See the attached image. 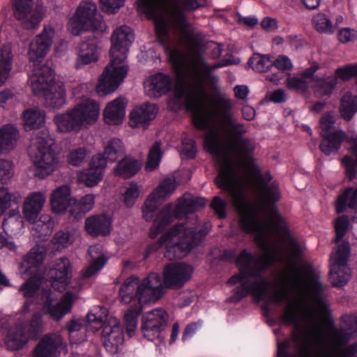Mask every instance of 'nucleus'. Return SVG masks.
Listing matches in <instances>:
<instances>
[{
	"instance_id": "c756f323",
	"label": "nucleus",
	"mask_w": 357,
	"mask_h": 357,
	"mask_svg": "<svg viewBox=\"0 0 357 357\" xmlns=\"http://www.w3.org/2000/svg\"><path fill=\"white\" fill-rule=\"evenodd\" d=\"M206 204V199L202 197H194L190 193H185L177 199L175 208V216L181 218L183 216L195 213Z\"/></svg>"
},
{
	"instance_id": "9b49d317",
	"label": "nucleus",
	"mask_w": 357,
	"mask_h": 357,
	"mask_svg": "<svg viewBox=\"0 0 357 357\" xmlns=\"http://www.w3.org/2000/svg\"><path fill=\"white\" fill-rule=\"evenodd\" d=\"M70 27L72 33L78 36L84 31L103 32L107 26L102 17L97 13L96 3L89 1L80 3L70 20Z\"/></svg>"
},
{
	"instance_id": "39448f33",
	"label": "nucleus",
	"mask_w": 357,
	"mask_h": 357,
	"mask_svg": "<svg viewBox=\"0 0 357 357\" xmlns=\"http://www.w3.org/2000/svg\"><path fill=\"white\" fill-rule=\"evenodd\" d=\"M289 273L284 279L297 293L309 298L323 315L330 312L326 287L310 268L298 267L295 263L289 265Z\"/></svg>"
},
{
	"instance_id": "79ce46f5",
	"label": "nucleus",
	"mask_w": 357,
	"mask_h": 357,
	"mask_svg": "<svg viewBox=\"0 0 357 357\" xmlns=\"http://www.w3.org/2000/svg\"><path fill=\"white\" fill-rule=\"evenodd\" d=\"M102 155L107 162H114L125 156V146L120 139L113 138L108 141L105 146L104 152L98 153Z\"/></svg>"
},
{
	"instance_id": "1a4fd4ad",
	"label": "nucleus",
	"mask_w": 357,
	"mask_h": 357,
	"mask_svg": "<svg viewBox=\"0 0 357 357\" xmlns=\"http://www.w3.org/2000/svg\"><path fill=\"white\" fill-rule=\"evenodd\" d=\"M100 114L99 104L86 99L72 109L54 116L53 121L61 133L78 132L87 124L95 122Z\"/></svg>"
},
{
	"instance_id": "423d86ee",
	"label": "nucleus",
	"mask_w": 357,
	"mask_h": 357,
	"mask_svg": "<svg viewBox=\"0 0 357 357\" xmlns=\"http://www.w3.org/2000/svg\"><path fill=\"white\" fill-rule=\"evenodd\" d=\"M320 135L322 137L319 149L326 155L337 153L344 141L352 142L351 151L356 159L346 155L342 159L345 167L346 175L349 181H352L357 176V139L347 136L345 132L336 130L334 128V116L330 113L322 114L320 121Z\"/></svg>"
},
{
	"instance_id": "c9c22d12",
	"label": "nucleus",
	"mask_w": 357,
	"mask_h": 357,
	"mask_svg": "<svg viewBox=\"0 0 357 357\" xmlns=\"http://www.w3.org/2000/svg\"><path fill=\"white\" fill-rule=\"evenodd\" d=\"M45 202V197L40 192H33L24 203L23 214L30 222H35Z\"/></svg>"
},
{
	"instance_id": "b1692460",
	"label": "nucleus",
	"mask_w": 357,
	"mask_h": 357,
	"mask_svg": "<svg viewBox=\"0 0 357 357\" xmlns=\"http://www.w3.org/2000/svg\"><path fill=\"white\" fill-rule=\"evenodd\" d=\"M36 166V176L44 178L52 174L59 165V158L52 148L29 154Z\"/></svg>"
},
{
	"instance_id": "5fc2aeb1",
	"label": "nucleus",
	"mask_w": 357,
	"mask_h": 357,
	"mask_svg": "<svg viewBox=\"0 0 357 357\" xmlns=\"http://www.w3.org/2000/svg\"><path fill=\"white\" fill-rule=\"evenodd\" d=\"M273 57L268 54H254L248 64L258 73H265L273 66Z\"/></svg>"
},
{
	"instance_id": "412c9836",
	"label": "nucleus",
	"mask_w": 357,
	"mask_h": 357,
	"mask_svg": "<svg viewBox=\"0 0 357 357\" xmlns=\"http://www.w3.org/2000/svg\"><path fill=\"white\" fill-rule=\"evenodd\" d=\"M54 29L45 26L43 31L29 44L27 56L30 62L40 63L45 57L52 44Z\"/></svg>"
},
{
	"instance_id": "37998d69",
	"label": "nucleus",
	"mask_w": 357,
	"mask_h": 357,
	"mask_svg": "<svg viewBox=\"0 0 357 357\" xmlns=\"http://www.w3.org/2000/svg\"><path fill=\"white\" fill-rule=\"evenodd\" d=\"M0 86L7 80L12 69L13 58L11 46L4 44L0 49Z\"/></svg>"
},
{
	"instance_id": "bb28decb",
	"label": "nucleus",
	"mask_w": 357,
	"mask_h": 357,
	"mask_svg": "<svg viewBox=\"0 0 357 357\" xmlns=\"http://www.w3.org/2000/svg\"><path fill=\"white\" fill-rule=\"evenodd\" d=\"M158 107L155 104L145 103L136 107L130 114L129 125L132 128L146 129L157 114Z\"/></svg>"
},
{
	"instance_id": "393cba45",
	"label": "nucleus",
	"mask_w": 357,
	"mask_h": 357,
	"mask_svg": "<svg viewBox=\"0 0 357 357\" xmlns=\"http://www.w3.org/2000/svg\"><path fill=\"white\" fill-rule=\"evenodd\" d=\"M107 167L105 158L102 155H95L89 162V167L81 172L79 178L88 187L96 185L103 178Z\"/></svg>"
},
{
	"instance_id": "6e6d98bb",
	"label": "nucleus",
	"mask_w": 357,
	"mask_h": 357,
	"mask_svg": "<svg viewBox=\"0 0 357 357\" xmlns=\"http://www.w3.org/2000/svg\"><path fill=\"white\" fill-rule=\"evenodd\" d=\"M312 24L319 33L331 34L335 31V26H333L330 18L324 13H319L312 18Z\"/></svg>"
},
{
	"instance_id": "69168bd1",
	"label": "nucleus",
	"mask_w": 357,
	"mask_h": 357,
	"mask_svg": "<svg viewBox=\"0 0 357 357\" xmlns=\"http://www.w3.org/2000/svg\"><path fill=\"white\" fill-rule=\"evenodd\" d=\"M52 242L56 249L60 250L73 244V238L70 232L59 231L54 234Z\"/></svg>"
},
{
	"instance_id": "6e6552de",
	"label": "nucleus",
	"mask_w": 357,
	"mask_h": 357,
	"mask_svg": "<svg viewBox=\"0 0 357 357\" xmlns=\"http://www.w3.org/2000/svg\"><path fill=\"white\" fill-rule=\"evenodd\" d=\"M29 81L35 95L43 94L47 107L59 109L66 104L64 86L55 82L54 71L48 65L36 66Z\"/></svg>"
},
{
	"instance_id": "49530a36",
	"label": "nucleus",
	"mask_w": 357,
	"mask_h": 357,
	"mask_svg": "<svg viewBox=\"0 0 357 357\" xmlns=\"http://www.w3.org/2000/svg\"><path fill=\"white\" fill-rule=\"evenodd\" d=\"M258 189L261 194L263 202L265 205L274 204L280 199L279 185L276 182L268 184L261 177Z\"/></svg>"
},
{
	"instance_id": "2f4dec72",
	"label": "nucleus",
	"mask_w": 357,
	"mask_h": 357,
	"mask_svg": "<svg viewBox=\"0 0 357 357\" xmlns=\"http://www.w3.org/2000/svg\"><path fill=\"white\" fill-rule=\"evenodd\" d=\"M172 83V78L169 75L158 73L151 76L145 84L149 96L160 97L171 91Z\"/></svg>"
},
{
	"instance_id": "0e129e2a",
	"label": "nucleus",
	"mask_w": 357,
	"mask_h": 357,
	"mask_svg": "<svg viewBox=\"0 0 357 357\" xmlns=\"http://www.w3.org/2000/svg\"><path fill=\"white\" fill-rule=\"evenodd\" d=\"M140 190L136 183H130L124 192L123 202L127 207H132L139 197Z\"/></svg>"
},
{
	"instance_id": "e433bc0d",
	"label": "nucleus",
	"mask_w": 357,
	"mask_h": 357,
	"mask_svg": "<svg viewBox=\"0 0 357 357\" xmlns=\"http://www.w3.org/2000/svg\"><path fill=\"white\" fill-rule=\"evenodd\" d=\"M73 199L70 197V188L68 185H63L56 188L51 197V206L56 213H61L70 209Z\"/></svg>"
},
{
	"instance_id": "a211bd4d",
	"label": "nucleus",
	"mask_w": 357,
	"mask_h": 357,
	"mask_svg": "<svg viewBox=\"0 0 357 357\" xmlns=\"http://www.w3.org/2000/svg\"><path fill=\"white\" fill-rule=\"evenodd\" d=\"M33 5V0H13V15L26 29L36 28L43 18L41 10Z\"/></svg>"
},
{
	"instance_id": "f8f14e48",
	"label": "nucleus",
	"mask_w": 357,
	"mask_h": 357,
	"mask_svg": "<svg viewBox=\"0 0 357 357\" xmlns=\"http://www.w3.org/2000/svg\"><path fill=\"white\" fill-rule=\"evenodd\" d=\"M218 109L212 111L208 110L210 118L208 126L206 128H197L199 130H206L209 129L210 124L214 122L215 119L220 120L225 126L229 128L231 137L233 140L243 138V135L247 132V129L243 123L238 122L235 118L232 117L229 111L232 108V104L230 99L225 96L219 97L216 100Z\"/></svg>"
},
{
	"instance_id": "c03bdc74",
	"label": "nucleus",
	"mask_w": 357,
	"mask_h": 357,
	"mask_svg": "<svg viewBox=\"0 0 357 357\" xmlns=\"http://www.w3.org/2000/svg\"><path fill=\"white\" fill-rule=\"evenodd\" d=\"M22 116L27 130L39 129L45 123V112L38 108L25 110Z\"/></svg>"
},
{
	"instance_id": "09e8293b",
	"label": "nucleus",
	"mask_w": 357,
	"mask_h": 357,
	"mask_svg": "<svg viewBox=\"0 0 357 357\" xmlns=\"http://www.w3.org/2000/svg\"><path fill=\"white\" fill-rule=\"evenodd\" d=\"M357 112V96H354L351 92H346L341 99L340 112L343 119L350 121Z\"/></svg>"
},
{
	"instance_id": "7c9ffc66",
	"label": "nucleus",
	"mask_w": 357,
	"mask_h": 357,
	"mask_svg": "<svg viewBox=\"0 0 357 357\" xmlns=\"http://www.w3.org/2000/svg\"><path fill=\"white\" fill-rule=\"evenodd\" d=\"M88 254L91 257L89 266L83 270L82 275L84 279L98 273L107 263V258L105 257L102 246L100 244L91 245L88 249Z\"/></svg>"
},
{
	"instance_id": "864d4df0",
	"label": "nucleus",
	"mask_w": 357,
	"mask_h": 357,
	"mask_svg": "<svg viewBox=\"0 0 357 357\" xmlns=\"http://www.w3.org/2000/svg\"><path fill=\"white\" fill-rule=\"evenodd\" d=\"M46 252L45 249L38 245L32 248L23 258V263L26 264V271L31 267L38 268L43 262Z\"/></svg>"
},
{
	"instance_id": "5701e85b",
	"label": "nucleus",
	"mask_w": 357,
	"mask_h": 357,
	"mask_svg": "<svg viewBox=\"0 0 357 357\" xmlns=\"http://www.w3.org/2000/svg\"><path fill=\"white\" fill-rule=\"evenodd\" d=\"M319 68L317 63H312L311 66L303 72L304 77L310 78V85L314 89V95L318 98L330 96L335 89L337 81L335 77L319 78L314 75L317 70Z\"/></svg>"
},
{
	"instance_id": "e2e57ef3",
	"label": "nucleus",
	"mask_w": 357,
	"mask_h": 357,
	"mask_svg": "<svg viewBox=\"0 0 357 357\" xmlns=\"http://www.w3.org/2000/svg\"><path fill=\"white\" fill-rule=\"evenodd\" d=\"M20 197L10 194L4 187L0 188V216L11 206V202L17 203Z\"/></svg>"
},
{
	"instance_id": "de8ad7c7",
	"label": "nucleus",
	"mask_w": 357,
	"mask_h": 357,
	"mask_svg": "<svg viewBox=\"0 0 357 357\" xmlns=\"http://www.w3.org/2000/svg\"><path fill=\"white\" fill-rule=\"evenodd\" d=\"M28 338L20 326L10 330L5 339L6 347L12 351L21 349L28 342Z\"/></svg>"
},
{
	"instance_id": "603ef678",
	"label": "nucleus",
	"mask_w": 357,
	"mask_h": 357,
	"mask_svg": "<svg viewBox=\"0 0 357 357\" xmlns=\"http://www.w3.org/2000/svg\"><path fill=\"white\" fill-rule=\"evenodd\" d=\"M345 322L347 328H337L333 327L331 329L329 335H328V346L330 349H335L336 344L335 343V331H345L348 335L349 336V340L354 337V336H357V316H349L346 318Z\"/></svg>"
},
{
	"instance_id": "052dcab7",
	"label": "nucleus",
	"mask_w": 357,
	"mask_h": 357,
	"mask_svg": "<svg viewBox=\"0 0 357 357\" xmlns=\"http://www.w3.org/2000/svg\"><path fill=\"white\" fill-rule=\"evenodd\" d=\"M176 188V181L174 178H165L164 179L153 192L159 197V198L164 199L172 195Z\"/></svg>"
},
{
	"instance_id": "0eeeda50",
	"label": "nucleus",
	"mask_w": 357,
	"mask_h": 357,
	"mask_svg": "<svg viewBox=\"0 0 357 357\" xmlns=\"http://www.w3.org/2000/svg\"><path fill=\"white\" fill-rule=\"evenodd\" d=\"M206 142L207 143L208 151L216 157L217 161L220 165L218 174L215 178V184L222 190V188L219 185V183L222 181L220 175L222 172H227V166L229 165L232 169V172L236 174L241 178V188L243 196H244L243 190V177L240 174L238 168L245 165V159L249 160L250 158L252 152L255 149L254 143L246 137L237 139V140H233L231 142L229 146L230 149L240 158L237 167L221 147L220 142L215 135H208L206 137ZM243 197L245 198V197Z\"/></svg>"
},
{
	"instance_id": "680f3d73",
	"label": "nucleus",
	"mask_w": 357,
	"mask_h": 357,
	"mask_svg": "<svg viewBox=\"0 0 357 357\" xmlns=\"http://www.w3.org/2000/svg\"><path fill=\"white\" fill-rule=\"evenodd\" d=\"M349 218L347 215L339 216L335 222V229L336 236L334 240L335 243H339L347 234L349 228Z\"/></svg>"
},
{
	"instance_id": "ddd939ff",
	"label": "nucleus",
	"mask_w": 357,
	"mask_h": 357,
	"mask_svg": "<svg viewBox=\"0 0 357 357\" xmlns=\"http://www.w3.org/2000/svg\"><path fill=\"white\" fill-rule=\"evenodd\" d=\"M351 255V246L349 241H343L331 255L330 275L335 287L344 285L351 278L347 262Z\"/></svg>"
},
{
	"instance_id": "4468645a",
	"label": "nucleus",
	"mask_w": 357,
	"mask_h": 357,
	"mask_svg": "<svg viewBox=\"0 0 357 357\" xmlns=\"http://www.w3.org/2000/svg\"><path fill=\"white\" fill-rule=\"evenodd\" d=\"M206 0H181L180 4L177 0H173L171 5H169L167 1V6L162 9L161 14L165 17L164 13H167L172 18L174 28L183 35H185L190 24L183 11H194L206 6Z\"/></svg>"
},
{
	"instance_id": "4c0bfd02",
	"label": "nucleus",
	"mask_w": 357,
	"mask_h": 357,
	"mask_svg": "<svg viewBox=\"0 0 357 357\" xmlns=\"http://www.w3.org/2000/svg\"><path fill=\"white\" fill-rule=\"evenodd\" d=\"M94 203L95 197L93 194H87L79 200L73 199L68 209L70 217L76 220H80L93 208Z\"/></svg>"
},
{
	"instance_id": "cd10ccee",
	"label": "nucleus",
	"mask_w": 357,
	"mask_h": 357,
	"mask_svg": "<svg viewBox=\"0 0 357 357\" xmlns=\"http://www.w3.org/2000/svg\"><path fill=\"white\" fill-rule=\"evenodd\" d=\"M141 288L143 291L145 303L155 302L163 295V282L160 275L157 273H151L142 281Z\"/></svg>"
},
{
	"instance_id": "2eb2a0df",
	"label": "nucleus",
	"mask_w": 357,
	"mask_h": 357,
	"mask_svg": "<svg viewBox=\"0 0 357 357\" xmlns=\"http://www.w3.org/2000/svg\"><path fill=\"white\" fill-rule=\"evenodd\" d=\"M43 302V310L53 320L58 321L71 311L73 303V295L68 291L59 301L50 289L43 290L41 296Z\"/></svg>"
},
{
	"instance_id": "a19ab883",
	"label": "nucleus",
	"mask_w": 357,
	"mask_h": 357,
	"mask_svg": "<svg viewBox=\"0 0 357 357\" xmlns=\"http://www.w3.org/2000/svg\"><path fill=\"white\" fill-rule=\"evenodd\" d=\"M142 162L132 157L124 156L114 167V173L124 179L135 176L142 168Z\"/></svg>"
},
{
	"instance_id": "3c124183",
	"label": "nucleus",
	"mask_w": 357,
	"mask_h": 357,
	"mask_svg": "<svg viewBox=\"0 0 357 357\" xmlns=\"http://www.w3.org/2000/svg\"><path fill=\"white\" fill-rule=\"evenodd\" d=\"M142 304H135L130 306L124 314V324L129 336H132L137 325V317L142 312Z\"/></svg>"
},
{
	"instance_id": "f257e3e1",
	"label": "nucleus",
	"mask_w": 357,
	"mask_h": 357,
	"mask_svg": "<svg viewBox=\"0 0 357 357\" xmlns=\"http://www.w3.org/2000/svg\"><path fill=\"white\" fill-rule=\"evenodd\" d=\"M220 176L222 181L219 185L238 211L241 229L247 234H255V242L264 251V254L258 256L253 255L246 250H242L238 255L241 268L243 273L258 276V281L252 284L255 294L258 296L266 295L271 288V283L266 277L261 275V273L271 267L275 262H282L284 260L279 255L280 250L271 244V236L272 233L284 236L288 232V227L275 206L268 208V221L259 215L257 208L248 206L243 196L241 178L232 172L229 165L227 166V172H222Z\"/></svg>"
},
{
	"instance_id": "aec40b11",
	"label": "nucleus",
	"mask_w": 357,
	"mask_h": 357,
	"mask_svg": "<svg viewBox=\"0 0 357 357\" xmlns=\"http://www.w3.org/2000/svg\"><path fill=\"white\" fill-rule=\"evenodd\" d=\"M101 339L103 346L108 352H118L119 347L123 344L124 340L119 319L113 317L106 318L102 325Z\"/></svg>"
},
{
	"instance_id": "c85d7f7f",
	"label": "nucleus",
	"mask_w": 357,
	"mask_h": 357,
	"mask_svg": "<svg viewBox=\"0 0 357 357\" xmlns=\"http://www.w3.org/2000/svg\"><path fill=\"white\" fill-rule=\"evenodd\" d=\"M84 229L93 237L105 236L111 232V218L105 214L91 215L85 220Z\"/></svg>"
},
{
	"instance_id": "774afa93",
	"label": "nucleus",
	"mask_w": 357,
	"mask_h": 357,
	"mask_svg": "<svg viewBox=\"0 0 357 357\" xmlns=\"http://www.w3.org/2000/svg\"><path fill=\"white\" fill-rule=\"evenodd\" d=\"M87 151L84 148H78L70 153L68 157V162L73 166L80 165L86 156Z\"/></svg>"
},
{
	"instance_id": "4d7b16f0",
	"label": "nucleus",
	"mask_w": 357,
	"mask_h": 357,
	"mask_svg": "<svg viewBox=\"0 0 357 357\" xmlns=\"http://www.w3.org/2000/svg\"><path fill=\"white\" fill-rule=\"evenodd\" d=\"M161 146L162 142L158 140L151 146L148 154L146 169L152 171L158 167L162 155Z\"/></svg>"
},
{
	"instance_id": "20e7f679",
	"label": "nucleus",
	"mask_w": 357,
	"mask_h": 357,
	"mask_svg": "<svg viewBox=\"0 0 357 357\" xmlns=\"http://www.w3.org/2000/svg\"><path fill=\"white\" fill-rule=\"evenodd\" d=\"M208 233L207 227L187 228L183 223L177 224L164 234L155 243L151 244L149 252H155L165 245V257L170 261L181 259L198 246Z\"/></svg>"
},
{
	"instance_id": "dca6fc26",
	"label": "nucleus",
	"mask_w": 357,
	"mask_h": 357,
	"mask_svg": "<svg viewBox=\"0 0 357 357\" xmlns=\"http://www.w3.org/2000/svg\"><path fill=\"white\" fill-rule=\"evenodd\" d=\"M143 12L155 21V33L161 45H167L169 40V29L166 20L161 14L167 6V0H139Z\"/></svg>"
},
{
	"instance_id": "8fccbe9b",
	"label": "nucleus",
	"mask_w": 357,
	"mask_h": 357,
	"mask_svg": "<svg viewBox=\"0 0 357 357\" xmlns=\"http://www.w3.org/2000/svg\"><path fill=\"white\" fill-rule=\"evenodd\" d=\"M23 330L26 337L29 339H37L44 331V324L42 314L36 312L33 314L29 324L24 326H20Z\"/></svg>"
},
{
	"instance_id": "f704fd0d",
	"label": "nucleus",
	"mask_w": 357,
	"mask_h": 357,
	"mask_svg": "<svg viewBox=\"0 0 357 357\" xmlns=\"http://www.w3.org/2000/svg\"><path fill=\"white\" fill-rule=\"evenodd\" d=\"M126 104V98L121 97L109 102L103 111L105 122L110 125L121 123L125 116Z\"/></svg>"
},
{
	"instance_id": "4be33fe9",
	"label": "nucleus",
	"mask_w": 357,
	"mask_h": 357,
	"mask_svg": "<svg viewBox=\"0 0 357 357\" xmlns=\"http://www.w3.org/2000/svg\"><path fill=\"white\" fill-rule=\"evenodd\" d=\"M60 334L49 333L39 340L33 350L32 357H58L65 347Z\"/></svg>"
},
{
	"instance_id": "473e14b6",
	"label": "nucleus",
	"mask_w": 357,
	"mask_h": 357,
	"mask_svg": "<svg viewBox=\"0 0 357 357\" xmlns=\"http://www.w3.org/2000/svg\"><path fill=\"white\" fill-rule=\"evenodd\" d=\"M98 59L97 43L95 37H89L82 41L78 47V59L75 67L79 68L80 65H87L96 62Z\"/></svg>"
},
{
	"instance_id": "a18cd8bd",
	"label": "nucleus",
	"mask_w": 357,
	"mask_h": 357,
	"mask_svg": "<svg viewBox=\"0 0 357 357\" xmlns=\"http://www.w3.org/2000/svg\"><path fill=\"white\" fill-rule=\"evenodd\" d=\"M347 207L351 209L357 210V188H346L344 192L339 195L337 199L336 212L337 213H343Z\"/></svg>"
},
{
	"instance_id": "72a5a7b5",
	"label": "nucleus",
	"mask_w": 357,
	"mask_h": 357,
	"mask_svg": "<svg viewBox=\"0 0 357 357\" xmlns=\"http://www.w3.org/2000/svg\"><path fill=\"white\" fill-rule=\"evenodd\" d=\"M70 263L66 257L57 259L49 272L50 278L54 280L52 286L55 287L56 283L59 282L61 284L62 289L65 288L68 280L70 278Z\"/></svg>"
},
{
	"instance_id": "9d476101",
	"label": "nucleus",
	"mask_w": 357,
	"mask_h": 357,
	"mask_svg": "<svg viewBox=\"0 0 357 357\" xmlns=\"http://www.w3.org/2000/svg\"><path fill=\"white\" fill-rule=\"evenodd\" d=\"M235 261L238 268L239 273L231 276L227 281V283L233 285L238 282H241V284L233 290L234 294L227 299L228 302L237 303L247 296L249 293L258 301H261L264 299V297H266V303L271 302L276 304H281L284 300L289 298L288 290L284 285L280 289H274L268 295H261V296H256L254 293L252 284L255 281H258V276L252 275L249 273H243L241 268V264L238 262V257L236 259Z\"/></svg>"
},
{
	"instance_id": "58836bf2",
	"label": "nucleus",
	"mask_w": 357,
	"mask_h": 357,
	"mask_svg": "<svg viewBox=\"0 0 357 357\" xmlns=\"http://www.w3.org/2000/svg\"><path fill=\"white\" fill-rule=\"evenodd\" d=\"M17 129L11 124H6L0 128V155L11 151L18 137Z\"/></svg>"
},
{
	"instance_id": "bf43d9fd",
	"label": "nucleus",
	"mask_w": 357,
	"mask_h": 357,
	"mask_svg": "<svg viewBox=\"0 0 357 357\" xmlns=\"http://www.w3.org/2000/svg\"><path fill=\"white\" fill-rule=\"evenodd\" d=\"M171 220L172 216L168 211H164L161 212L151 228L150 236L153 238H155L158 233L170 223Z\"/></svg>"
},
{
	"instance_id": "338daca9",
	"label": "nucleus",
	"mask_w": 357,
	"mask_h": 357,
	"mask_svg": "<svg viewBox=\"0 0 357 357\" xmlns=\"http://www.w3.org/2000/svg\"><path fill=\"white\" fill-rule=\"evenodd\" d=\"M12 162L0 159V182L6 183L13 176Z\"/></svg>"
},
{
	"instance_id": "6ab92c4d",
	"label": "nucleus",
	"mask_w": 357,
	"mask_h": 357,
	"mask_svg": "<svg viewBox=\"0 0 357 357\" xmlns=\"http://www.w3.org/2000/svg\"><path fill=\"white\" fill-rule=\"evenodd\" d=\"M168 314L162 309H155L142 317V332L144 337L153 341L167 326Z\"/></svg>"
},
{
	"instance_id": "7ed1b4c3",
	"label": "nucleus",
	"mask_w": 357,
	"mask_h": 357,
	"mask_svg": "<svg viewBox=\"0 0 357 357\" xmlns=\"http://www.w3.org/2000/svg\"><path fill=\"white\" fill-rule=\"evenodd\" d=\"M134 34L127 26L116 29L111 37V61L106 66L96 87L100 96L114 92L126 77L128 66L125 63L129 46L134 40Z\"/></svg>"
},
{
	"instance_id": "ea45409f",
	"label": "nucleus",
	"mask_w": 357,
	"mask_h": 357,
	"mask_svg": "<svg viewBox=\"0 0 357 357\" xmlns=\"http://www.w3.org/2000/svg\"><path fill=\"white\" fill-rule=\"evenodd\" d=\"M54 140L51 137L49 130L44 128L35 132L31 139V144L29 149V153L41 152L52 148Z\"/></svg>"
},
{
	"instance_id": "a878e982",
	"label": "nucleus",
	"mask_w": 357,
	"mask_h": 357,
	"mask_svg": "<svg viewBox=\"0 0 357 357\" xmlns=\"http://www.w3.org/2000/svg\"><path fill=\"white\" fill-rule=\"evenodd\" d=\"M121 301L125 303L134 302L135 304L145 303L144 294L141 288L140 280L138 277L132 275L128 278L119 289Z\"/></svg>"
},
{
	"instance_id": "f03ea898",
	"label": "nucleus",
	"mask_w": 357,
	"mask_h": 357,
	"mask_svg": "<svg viewBox=\"0 0 357 357\" xmlns=\"http://www.w3.org/2000/svg\"><path fill=\"white\" fill-rule=\"evenodd\" d=\"M199 36L197 34L195 38L190 40L188 55L179 49H170L169 38L168 43L162 45L169 50V58L176 73V98L184 100L186 110L193 114V123L196 128H206L210 115L205 107L208 95L204 84L214 75L212 73L214 68L206 61L199 48Z\"/></svg>"
},
{
	"instance_id": "f3484780",
	"label": "nucleus",
	"mask_w": 357,
	"mask_h": 357,
	"mask_svg": "<svg viewBox=\"0 0 357 357\" xmlns=\"http://www.w3.org/2000/svg\"><path fill=\"white\" fill-rule=\"evenodd\" d=\"M193 268L185 263L167 264L162 272L164 286L171 289H181L192 277Z\"/></svg>"
},
{
	"instance_id": "13d9d810",
	"label": "nucleus",
	"mask_w": 357,
	"mask_h": 357,
	"mask_svg": "<svg viewBox=\"0 0 357 357\" xmlns=\"http://www.w3.org/2000/svg\"><path fill=\"white\" fill-rule=\"evenodd\" d=\"M160 198L158 197L153 192L150 194L148 198L145 200L144 205L142 208L143 217L146 221H149L153 218V213L156 211Z\"/></svg>"
}]
</instances>
